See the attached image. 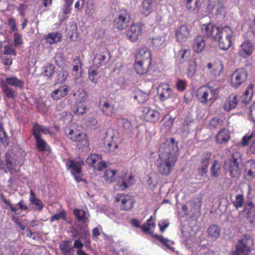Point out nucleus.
<instances>
[{"label":"nucleus","instance_id":"5701e85b","mask_svg":"<svg viewBox=\"0 0 255 255\" xmlns=\"http://www.w3.org/2000/svg\"><path fill=\"white\" fill-rule=\"evenodd\" d=\"M245 177L248 180H252L255 177V161H248L245 166Z\"/></svg>","mask_w":255,"mask_h":255},{"label":"nucleus","instance_id":"aec40b11","mask_svg":"<svg viewBox=\"0 0 255 255\" xmlns=\"http://www.w3.org/2000/svg\"><path fill=\"white\" fill-rule=\"evenodd\" d=\"M151 62L135 60L134 67L136 72L139 75H143L147 73Z\"/></svg>","mask_w":255,"mask_h":255},{"label":"nucleus","instance_id":"f257e3e1","mask_svg":"<svg viewBox=\"0 0 255 255\" xmlns=\"http://www.w3.org/2000/svg\"><path fill=\"white\" fill-rule=\"evenodd\" d=\"M202 32L208 37H211L218 41L219 47L223 50H227L231 46L233 30L229 26L219 27L216 24L208 23L202 26Z\"/></svg>","mask_w":255,"mask_h":255},{"label":"nucleus","instance_id":"052dcab7","mask_svg":"<svg viewBox=\"0 0 255 255\" xmlns=\"http://www.w3.org/2000/svg\"><path fill=\"white\" fill-rule=\"evenodd\" d=\"M88 75L89 80L94 83L97 82L98 73L96 70L90 68L88 70Z\"/></svg>","mask_w":255,"mask_h":255},{"label":"nucleus","instance_id":"c9c22d12","mask_svg":"<svg viewBox=\"0 0 255 255\" xmlns=\"http://www.w3.org/2000/svg\"><path fill=\"white\" fill-rule=\"evenodd\" d=\"M254 87V85L252 84H250L248 86L244 94L242 97L243 103L246 104H248L249 103L253 96Z\"/></svg>","mask_w":255,"mask_h":255},{"label":"nucleus","instance_id":"473e14b6","mask_svg":"<svg viewBox=\"0 0 255 255\" xmlns=\"http://www.w3.org/2000/svg\"><path fill=\"white\" fill-rule=\"evenodd\" d=\"M62 38V35L58 32H51L48 33L45 37L46 42L52 44L59 42Z\"/></svg>","mask_w":255,"mask_h":255},{"label":"nucleus","instance_id":"bb28decb","mask_svg":"<svg viewBox=\"0 0 255 255\" xmlns=\"http://www.w3.org/2000/svg\"><path fill=\"white\" fill-rule=\"evenodd\" d=\"M41 133L44 134H51V131L48 127L35 124L33 127L34 136H41Z\"/></svg>","mask_w":255,"mask_h":255},{"label":"nucleus","instance_id":"e433bc0d","mask_svg":"<svg viewBox=\"0 0 255 255\" xmlns=\"http://www.w3.org/2000/svg\"><path fill=\"white\" fill-rule=\"evenodd\" d=\"M36 140V145L39 151H49L50 148L47 142L41 136H34Z\"/></svg>","mask_w":255,"mask_h":255},{"label":"nucleus","instance_id":"c85d7f7f","mask_svg":"<svg viewBox=\"0 0 255 255\" xmlns=\"http://www.w3.org/2000/svg\"><path fill=\"white\" fill-rule=\"evenodd\" d=\"M205 41L201 36L196 37L194 40L193 48L196 53L202 52L205 47Z\"/></svg>","mask_w":255,"mask_h":255},{"label":"nucleus","instance_id":"dca6fc26","mask_svg":"<svg viewBox=\"0 0 255 255\" xmlns=\"http://www.w3.org/2000/svg\"><path fill=\"white\" fill-rule=\"evenodd\" d=\"M134 183L133 177L131 175H126L122 179L121 181H119L115 185L114 188L116 190H123L128 187L132 185Z\"/></svg>","mask_w":255,"mask_h":255},{"label":"nucleus","instance_id":"1a4fd4ad","mask_svg":"<svg viewBox=\"0 0 255 255\" xmlns=\"http://www.w3.org/2000/svg\"><path fill=\"white\" fill-rule=\"evenodd\" d=\"M129 18L128 11L125 9H121L114 21V26L118 30H123L127 27Z\"/></svg>","mask_w":255,"mask_h":255},{"label":"nucleus","instance_id":"5fc2aeb1","mask_svg":"<svg viewBox=\"0 0 255 255\" xmlns=\"http://www.w3.org/2000/svg\"><path fill=\"white\" fill-rule=\"evenodd\" d=\"M3 54L15 56L16 55V49L12 44H6L3 46Z\"/></svg>","mask_w":255,"mask_h":255},{"label":"nucleus","instance_id":"2eb2a0df","mask_svg":"<svg viewBox=\"0 0 255 255\" xmlns=\"http://www.w3.org/2000/svg\"><path fill=\"white\" fill-rule=\"evenodd\" d=\"M157 91L159 99L162 101L171 98L174 95L170 86L166 83H161L158 86Z\"/></svg>","mask_w":255,"mask_h":255},{"label":"nucleus","instance_id":"338daca9","mask_svg":"<svg viewBox=\"0 0 255 255\" xmlns=\"http://www.w3.org/2000/svg\"><path fill=\"white\" fill-rule=\"evenodd\" d=\"M186 82L185 80L179 79L177 80L176 84V87L177 90L179 91H183L186 88Z\"/></svg>","mask_w":255,"mask_h":255},{"label":"nucleus","instance_id":"774afa93","mask_svg":"<svg viewBox=\"0 0 255 255\" xmlns=\"http://www.w3.org/2000/svg\"><path fill=\"white\" fill-rule=\"evenodd\" d=\"M248 220L251 223L255 225V207L250 210Z\"/></svg>","mask_w":255,"mask_h":255},{"label":"nucleus","instance_id":"7c9ffc66","mask_svg":"<svg viewBox=\"0 0 255 255\" xmlns=\"http://www.w3.org/2000/svg\"><path fill=\"white\" fill-rule=\"evenodd\" d=\"M143 112L146 119L152 122H155L158 120L159 114L158 112L152 110L148 107L144 108Z\"/></svg>","mask_w":255,"mask_h":255},{"label":"nucleus","instance_id":"37998d69","mask_svg":"<svg viewBox=\"0 0 255 255\" xmlns=\"http://www.w3.org/2000/svg\"><path fill=\"white\" fill-rule=\"evenodd\" d=\"M221 167V164L219 161L216 160H214L210 167V171L212 176L214 177H218Z\"/></svg>","mask_w":255,"mask_h":255},{"label":"nucleus","instance_id":"4be33fe9","mask_svg":"<svg viewBox=\"0 0 255 255\" xmlns=\"http://www.w3.org/2000/svg\"><path fill=\"white\" fill-rule=\"evenodd\" d=\"M183 2L186 10L191 13H197L200 9L198 0H183Z\"/></svg>","mask_w":255,"mask_h":255},{"label":"nucleus","instance_id":"c03bdc74","mask_svg":"<svg viewBox=\"0 0 255 255\" xmlns=\"http://www.w3.org/2000/svg\"><path fill=\"white\" fill-rule=\"evenodd\" d=\"M1 88L2 92L7 98L13 99L16 96V93L6 84H3Z\"/></svg>","mask_w":255,"mask_h":255},{"label":"nucleus","instance_id":"49530a36","mask_svg":"<svg viewBox=\"0 0 255 255\" xmlns=\"http://www.w3.org/2000/svg\"><path fill=\"white\" fill-rule=\"evenodd\" d=\"M73 70L77 73L75 79L79 78L81 76V62L79 57H76L74 60Z\"/></svg>","mask_w":255,"mask_h":255},{"label":"nucleus","instance_id":"393cba45","mask_svg":"<svg viewBox=\"0 0 255 255\" xmlns=\"http://www.w3.org/2000/svg\"><path fill=\"white\" fill-rule=\"evenodd\" d=\"M208 236L212 241H216L220 237L221 229L219 226L216 225L210 226L207 229Z\"/></svg>","mask_w":255,"mask_h":255},{"label":"nucleus","instance_id":"72a5a7b5","mask_svg":"<svg viewBox=\"0 0 255 255\" xmlns=\"http://www.w3.org/2000/svg\"><path fill=\"white\" fill-rule=\"evenodd\" d=\"M73 214L78 220L83 221L84 223L88 222V218L90 215L85 211L82 209H75L73 210Z\"/></svg>","mask_w":255,"mask_h":255},{"label":"nucleus","instance_id":"8fccbe9b","mask_svg":"<svg viewBox=\"0 0 255 255\" xmlns=\"http://www.w3.org/2000/svg\"><path fill=\"white\" fill-rule=\"evenodd\" d=\"M66 213L64 210H62L60 212L57 213L52 216L50 218V222L52 223L55 221L59 220H66Z\"/></svg>","mask_w":255,"mask_h":255},{"label":"nucleus","instance_id":"680f3d73","mask_svg":"<svg viewBox=\"0 0 255 255\" xmlns=\"http://www.w3.org/2000/svg\"><path fill=\"white\" fill-rule=\"evenodd\" d=\"M68 75V73L66 71L63 70L59 71L57 77L58 82L60 83L64 82L67 79Z\"/></svg>","mask_w":255,"mask_h":255},{"label":"nucleus","instance_id":"a18cd8bd","mask_svg":"<svg viewBox=\"0 0 255 255\" xmlns=\"http://www.w3.org/2000/svg\"><path fill=\"white\" fill-rule=\"evenodd\" d=\"M76 97V103H82L86 100L87 98V94L86 92L82 89H79L74 94Z\"/></svg>","mask_w":255,"mask_h":255},{"label":"nucleus","instance_id":"a878e982","mask_svg":"<svg viewBox=\"0 0 255 255\" xmlns=\"http://www.w3.org/2000/svg\"><path fill=\"white\" fill-rule=\"evenodd\" d=\"M69 89L66 85L62 86L57 89L55 90L51 94V98L54 100H57L65 96Z\"/></svg>","mask_w":255,"mask_h":255},{"label":"nucleus","instance_id":"9d476101","mask_svg":"<svg viewBox=\"0 0 255 255\" xmlns=\"http://www.w3.org/2000/svg\"><path fill=\"white\" fill-rule=\"evenodd\" d=\"M248 77V72L244 68L235 71L231 76V85L234 88H238L246 81Z\"/></svg>","mask_w":255,"mask_h":255},{"label":"nucleus","instance_id":"a211bd4d","mask_svg":"<svg viewBox=\"0 0 255 255\" xmlns=\"http://www.w3.org/2000/svg\"><path fill=\"white\" fill-rule=\"evenodd\" d=\"M254 46L249 41H245L240 46L239 54L243 58L250 56L253 52Z\"/></svg>","mask_w":255,"mask_h":255},{"label":"nucleus","instance_id":"0eeeda50","mask_svg":"<svg viewBox=\"0 0 255 255\" xmlns=\"http://www.w3.org/2000/svg\"><path fill=\"white\" fill-rule=\"evenodd\" d=\"M176 160L173 157L165 158L163 157H159L156 161L157 170L162 175H168L175 166Z\"/></svg>","mask_w":255,"mask_h":255},{"label":"nucleus","instance_id":"ea45409f","mask_svg":"<svg viewBox=\"0 0 255 255\" xmlns=\"http://www.w3.org/2000/svg\"><path fill=\"white\" fill-rule=\"evenodd\" d=\"M133 98L138 103H143L148 99V94L141 91L136 90L133 93Z\"/></svg>","mask_w":255,"mask_h":255},{"label":"nucleus","instance_id":"79ce46f5","mask_svg":"<svg viewBox=\"0 0 255 255\" xmlns=\"http://www.w3.org/2000/svg\"><path fill=\"white\" fill-rule=\"evenodd\" d=\"M117 171L114 169L107 170L104 174V178L107 182L112 183L117 179Z\"/></svg>","mask_w":255,"mask_h":255},{"label":"nucleus","instance_id":"b1692460","mask_svg":"<svg viewBox=\"0 0 255 255\" xmlns=\"http://www.w3.org/2000/svg\"><path fill=\"white\" fill-rule=\"evenodd\" d=\"M66 164L68 169L70 170L72 175L79 174L81 172L82 165L81 162L74 160H68Z\"/></svg>","mask_w":255,"mask_h":255},{"label":"nucleus","instance_id":"58836bf2","mask_svg":"<svg viewBox=\"0 0 255 255\" xmlns=\"http://www.w3.org/2000/svg\"><path fill=\"white\" fill-rule=\"evenodd\" d=\"M65 131L69 138L74 141H79L81 139V137L84 135L69 128H66Z\"/></svg>","mask_w":255,"mask_h":255},{"label":"nucleus","instance_id":"4d7b16f0","mask_svg":"<svg viewBox=\"0 0 255 255\" xmlns=\"http://www.w3.org/2000/svg\"><path fill=\"white\" fill-rule=\"evenodd\" d=\"M154 237L158 241L162 243L167 249L173 250L174 248L168 243L170 242V240L158 235H154Z\"/></svg>","mask_w":255,"mask_h":255},{"label":"nucleus","instance_id":"3c124183","mask_svg":"<svg viewBox=\"0 0 255 255\" xmlns=\"http://www.w3.org/2000/svg\"><path fill=\"white\" fill-rule=\"evenodd\" d=\"M119 123L121 124L127 132H130L132 129V125L131 122L127 119L122 118L119 120Z\"/></svg>","mask_w":255,"mask_h":255},{"label":"nucleus","instance_id":"9b49d317","mask_svg":"<svg viewBox=\"0 0 255 255\" xmlns=\"http://www.w3.org/2000/svg\"><path fill=\"white\" fill-rule=\"evenodd\" d=\"M86 163L98 171H101L107 167V163L102 160L101 155L92 154L89 155L86 160Z\"/></svg>","mask_w":255,"mask_h":255},{"label":"nucleus","instance_id":"bf43d9fd","mask_svg":"<svg viewBox=\"0 0 255 255\" xmlns=\"http://www.w3.org/2000/svg\"><path fill=\"white\" fill-rule=\"evenodd\" d=\"M79 227L80 231V238L86 237L89 234V231L86 223H83V224L79 225Z\"/></svg>","mask_w":255,"mask_h":255},{"label":"nucleus","instance_id":"f3484780","mask_svg":"<svg viewBox=\"0 0 255 255\" xmlns=\"http://www.w3.org/2000/svg\"><path fill=\"white\" fill-rule=\"evenodd\" d=\"M207 67L210 70V73L214 77H217L221 74L223 69V65L220 60H217L213 63H209Z\"/></svg>","mask_w":255,"mask_h":255},{"label":"nucleus","instance_id":"20e7f679","mask_svg":"<svg viewBox=\"0 0 255 255\" xmlns=\"http://www.w3.org/2000/svg\"><path fill=\"white\" fill-rule=\"evenodd\" d=\"M240 154L238 152H233L229 160L225 162V169L229 172L231 177L239 178L242 172V166L239 164Z\"/></svg>","mask_w":255,"mask_h":255},{"label":"nucleus","instance_id":"4468645a","mask_svg":"<svg viewBox=\"0 0 255 255\" xmlns=\"http://www.w3.org/2000/svg\"><path fill=\"white\" fill-rule=\"evenodd\" d=\"M144 25L141 23H133L127 32V36L132 42H135L142 33Z\"/></svg>","mask_w":255,"mask_h":255},{"label":"nucleus","instance_id":"39448f33","mask_svg":"<svg viewBox=\"0 0 255 255\" xmlns=\"http://www.w3.org/2000/svg\"><path fill=\"white\" fill-rule=\"evenodd\" d=\"M217 94V89L208 85L198 89L197 98L200 102L207 104L214 100Z\"/></svg>","mask_w":255,"mask_h":255},{"label":"nucleus","instance_id":"6ab92c4d","mask_svg":"<svg viewBox=\"0 0 255 255\" xmlns=\"http://www.w3.org/2000/svg\"><path fill=\"white\" fill-rule=\"evenodd\" d=\"M135 60L151 62V54L150 51L146 48H140L135 55Z\"/></svg>","mask_w":255,"mask_h":255},{"label":"nucleus","instance_id":"f8f14e48","mask_svg":"<svg viewBox=\"0 0 255 255\" xmlns=\"http://www.w3.org/2000/svg\"><path fill=\"white\" fill-rule=\"evenodd\" d=\"M116 202L124 210H128L133 207L134 203L133 197L128 194H121L116 196Z\"/></svg>","mask_w":255,"mask_h":255},{"label":"nucleus","instance_id":"6e6552de","mask_svg":"<svg viewBox=\"0 0 255 255\" xmlns=\"http://www.w3.org/2000/svg\"><path fill=\"white\" fill-rule=\"evenodd\" d=\"M253 244V240L249 236L243 237L236 245L234 255H247Z\"/></svg>","mask_w":255,"mask_h":255},{"label":"nucleus","instance_id":"69168bd1","mask_svg":"<svg viewBox=\"0 0 255 255\" xmlns=\"http://www.w3.org/2000/svg\"><path fill=\"white\" fill-rule=\"evenodd\" d=\"M211 157V153L210 152L205 153L203 155V159L201 164L204 166L208 167L209 164V160Z\"/></svg>","mask_w":255,"mask_h":255},{"label":"nucleus","instance_id":"864d4df0","mask_svg":"<svg viewBox=\"0 0 255 255\" xmlns=\"http://www.w3.org/2000/svg\"><path fill=\"white\" fill-rule=\"evenodd\" d=\"M152 4L148 1L143 0L141 7L142 12L146 15H148L152 10Z\"/></svg>","mask_w":255,"mask_h":255},{"label":"nucleus","instance_id":"c756f323","mask_svg":"<svg viewBox=\"0 0 255 255\" xmlns=\"http://www.w3.org/2000/svg\"><path fill=\"white\" fill-rule=\"evenodd\" d=\"M190 55V51L187 49H181L176 54L177 61L182 64L189 60Z\"/></svg>","mask_w":255,"mask_h":255},{"label":"nucleus","instance_id":"423d86ee","mask_svg":"<svg viewBox=\"0 0 255 255\" xmlns=\"http://www.w3.org/2000/svg\"><path fill=\"white\" fill-rule=\"evenodd\" d=\"M106 134L107 139H111L112 141H106L105 142V146L106 149V152L115 154L118 151V142L119 139L118 137L116 136V135H118V133L113 128H109L107 131Z\"/></svg>","mask_w":255,"mask_h":255},{"label":"nucleus","instance_id":"09e8293b","mask_svg":"<svg viewBox=\"0 0 255 255\" xmlns=\"http://www.w3.org/2000/svg\"><path fill=\"white\" fill-rule=\"evenodd\" d=\"M198 66V60L196 59L191 61L189 63L188 68V75L189 77H192L196 72L197 67Z\"/></svg>","mask_w":255,"mask_h":255},{"label":"nucleus","instance_id":"ddd939ff","mask_svg":"<svg viewBox=\"0 0 255 255\" xmlns=\"http://www.w3.org/2000/svg\"><path fill=\"white\" fill-rule=\"evenodd\" d=\"M6 166L9 172L16 171L17 167L20 166L23 163L22 158H16V156L11 151H8L5 155Z\"/></svg>","mask_w":255,"mask_h":255},{"label":"nucleus","instance_id":"f03ea898","mask_svg":"<svg viewBox=\"0 0 255 255\" xmlns=\"http://www.w3.org/2000/svg\"><path fill=\"white\" fill-rule=\"evenodd\" d=\"M178 148L177 143L173 138L167 139L165 142L162 143L159 148V157L165 158L173 157V159H177L178 155Z\"/></svg>","mask_w":255,"mask_h":255},{"label":"nucleus","instance_id":"603ef678","mask_svg":"<svg viewBox=\"0 0 255 255\" xmlns=\"http://www.w3.org/2000/svg\"><path fill=\"white\" fill-rule=\"evenodd\" d=\"M76 108L74 109V113L78 116L83 115L87 112V107L83 104L76 103Z\"/></svg>","mask_w":255,"mask_h":255},{"label":"nucleus","instance_id":"de8ad7c7","mask_svg":"<svg viewBox=\"0 0 255 255\" xmlns=\"http://www.w3.org/2000/svg\"><path fill=\"white\" fill-rule=\"evenodd\" d=\"M102 111L105 115L111 116L114 113V108L109 102H106L102 106Z\"/></svg>","mask_w":255,"mask_h":255},{"label":"nucleus","instance_id":"0e129e2a","mask_svg":"<svg viewBox=\"0 0 255 255\" xmlns=\"http://www.w3.org/2000/svg\"><path fill=\"white\" fill-rule=\"evenodd\" d=\"M14 47H17L23 43L22 35L20 34L17 32L14 34Z\"/></svg>","mask_w":255,"mask_h":255},{"label":"nucleus","instance_id":"4c0bfd02","mask_svg":"<svg viewBox=\"0 0 255 255\" xmlns=\"http://www.w3.org/2000/svg\"><path fill=\"white\" fill-rule=\"evenodd\" d=\"M238 102L236 96H230L224 104V108L225 110L229 111L234 109Z\"/></svg>","mask_w":255,"mask_h":255},{"label":"nucleus","instance_id":"a19ab883","mask_svg":"<svg viewBox=\"0 0 255 255\" xmlns=\"http://www.w3.org/2000/svg\"><path fill=\"white\" fill-rule=\"evenodd\" d=\"M107 60V56L103 53H97L93 59V64L97 67H100L101 65L106 64Z\"/></svg>","mask_w":255,"mask_h":255},{"label":"nucleus","instance_id":"2f4dec72","mask_svg":"<svg viewBox=\"0 0 255 255\" xmlns=\"http://www.w3.org/2000/svg\"><path fill=\"white\" fill-rule=\"evenodd\" d=\"M29 201L31 204L35 206V209L39 211H41L43 208L44 205L42 202L36 197L34 192L32 190H30L29 192Z\"/></svg>","mask_w":255,"mask_h":255},{"label":"nucleus","instance_id":"7ed1b4c3","mask_svg":"<svg viewBox=\"0 0 255 255\" xmlns=\"http://www.w3.org/2000/svg\"><path fill=\"white\" fill-rule=\"evenodd\" d=\"M206 10L217 21H222L226 17L227 10L224 5L221 2H217L214 0H208Z\"/></svg>","mask_w":255,"mask_h":255},{"label":"nucleus","instance_id":"6e6d98bb","mask_svg":"<svg viewBox=\"0 0 255 255\" xmlns=\"http://www.w3.org/2000/svg\"><path fill=\"white\" fill-rule=\"evenodd\" d=\"M244 201V196L239 194L236 195L235 200L233 201V205L236 208H239L243 206Z\"/></svg>","mask_w":255,"mask_h":255},{"label":"nucleus","instance_id":"412c9836","mask_svg":"<svg viewBox=\"0 0 255 255\" xmlns=\"http://www.w3.org/2000/svg\"><path fill=\"white\" fill-rule=\"evenodd\" d=\"M190 29L186 25H182L179 28L176 33L177 41L179 42L185 41L190 36Z\"/></svg>","mask_w":255,"mask_h":255},{"label":"nucleus","instance_id":"13d9d810","mask_svg":"<svg viewBox=\"0 0 255 255\" xmlns=\"http://www.w3.org/2000/svg\"><path fill=\"white\" fill-rule=\"evenodd\" d=\"M7 134L3 128V125L2 123H0V139L1 142L4 144L7 143Z\"/></svg>","mask_w":255,"mask_h":255},{"label":"nucleus","instance_id":"e2e57ef3","mask_svg":"<svg viewBox=\"0 0 255 255\" xmlns=\"http://www.w3.org/2000/svg\"><path fill=\"white\" fill-rule=\"evenodd\" d=\"M54 66L49 64L44 67V73L45 76L50 77L54 73Z\"/></svg>","mask_w":255,"mask_h":255},{"label":"nucleus","instance_id":"f704fd0d","mask_svg":"<svg viewBox=\"0 0 255 255\" xmlns=\"http://www.w3.org/2000/svg\"><path fill=\"white\" fill-rule=\"evenodd\" d=\"M5 81L7 85L18 87L19 89H22L23 87L24 82L15 76L6 78Z\"/></svg>","mask_w":255,"mask_h":255},{"label":"nucleus","instance_id":"cd10ccee","mask_svg":"<svg viewBox=\"0 0 255 255\" xmlns=\"http://www.w3.org/2000/svg\"><path fill=\"white\" fill-rule=\"evenodd\" d=\"M230 138L229 130L227 128L222 129L219 131L216 136V141L218 143H225L228 141Z\"/></svg>","mask_w":255,"mask_h":255}]
</instances>
